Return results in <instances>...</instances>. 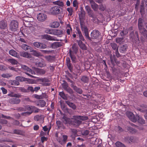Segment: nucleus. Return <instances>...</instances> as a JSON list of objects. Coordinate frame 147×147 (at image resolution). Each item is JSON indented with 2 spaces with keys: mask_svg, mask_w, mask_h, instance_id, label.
<instances>
[{
  "mask_svg": "<svg viewBox=\"0 0 147 147\" xmlns=\"http://www.w3.org/2000/svg\"><path fill=\"white\" fill-rule=\"evenodd\" d=\"M88 117L87 116L81 115H74L71 118V125L78 127L82 123V121L87 120Z\"/></svg>",
  "mask_w": 147,
  "mask_h": 147,
  "instance_id": "obj_1",
  "label": "nucleus"
},
{
  "mask_svg": "<svg viewBox=\"0 0 147 147\" xmlns=\"http://www.w3.org/2000/svg\"><path fill=\"white\" fill-rule=\"evenodd\" d=\"M144 22L143 19L139 18L138 20V28L140 32L144 36L147 37V30L144 27Z\"/></svg>",
  "mask_w": 147,
  "mask_h": 147,
  "instance_id": "obj_2",
  "label": "nucleus"
},
{
  "mask_svg": "<svg viewBox=\"0 0 147 147\" xmlns=\"http://www.w3.org/2000/svg\"><path fill=\"white\" fill-rule=\"evenodd\" d=\"M80 27L82 31H84V35L86 37L90 40H91V37L89 36V32H88V29L87 28L83 23L80 22Z\"/></svg>",
  "mask_w": 147,
  "mask_h": 147,
  "instance_id": "obj_3",
  "label": "nucleus"
},
{
  "mask_svg": "<svg viewBox=\"0 0 147 147\" xmlns=\"http://www.w3.org/2000/svg\"><path fill=\"white\" fill-rule=\"evenodd\" d=\"M22 68L25 71V73L28 76L31 78H33L34 76L31 74H35L34 71L29 68L26 66L22 65H21Z\"/></svg>",
  "mask_w": 147,
  "mask_h": 147,
  "instance_id": "obj_4",
  "label": "nucleus"
},
{
  "mask_svg": "<svg viewBox=\"0 0 147 147\" xmlns=\"http://www.w3.org/2000/svg\"><path fill=\"white\" fill-rule=\"evenodd\" d=\"M18 23L16 20H12L9 24V29L12 31H16L18 29Z\"/></svg>",
  "mask_w": 147,
  "mask_h": 147,
  "instance_id": "obj_5",
  "label": "nucleus"
},
{
  "mask_svg": "<svg viewBox=\"0 0 147 147\" xmlns=\"http://www.w3.org/2000/svg\"><path fill=\"white\" fill-rule=\"evenodd\" d=\"M67 136L63 135L62 136V138L58 137L57 138V140L61 145L64 146L67 142Z\"/></svg>",
  "mask_w": 147,
  "mask_h": 147,
  "instance_id": "obj_6",
  "label": "nucleus"
},
{
  "mask_svg": "<svg viewBox=\"0 0 147 147\" xmlns=\"http://www.w3.org/2000/svg\"><path fill=\"white\" fill-rule=\"evenodd\" d=\"M100 35V33L99 31L96 30H93L90 34L91 39H98Z\"/></svg>",
  "mask_w": 147,
  "mask_h": 147,
  "instance_id": "obj_7",
  "label": "nucleus"
},
{
  "mask_svg": "<svg viewBox=\"0 0 147 147\" xmlns=\"http://www.w3.org/2000/svg\"><path fill=\"white\" fill-rule=\"evenodd\" d=\"M38 82H42V85L45 86H49L51 85L50 80L48 78H44L38 79Z\"/></svg>",
  "mask_w": 147,
  "mask_h": 147,
  "instance_id": "obj_8",
  "label": "nucleus"
},
{
  "mask_svg": "<svg viewBox=\"0 0 147 147\" xmlns=\"http://www.w3.org/2000/svg\"><path fill=\"white\" fill-rule=\"evenodd\" d=\"M37 18L39 21L43 22L46 20L47 19V16L45 13H40L37 15Z\"/></svg>",
  "mask_w": 147,
  "mask_h": 147,
  "instance_id": "obj_9",
  "label": "nucleus"
},
{
  "mask_svg": "<svg viewBox=\"0 0 147 147\" xmlns=\"http://www.w3.org/2000/svg\"><path fill=\"white\" fill-rule=\"evenodd\" d=\"M126 115L131 121L134 123L136 122V116H135L130 111H127L126 113Z\"/></svg>",
  "mask_w": 147,
  "mask_h": 147,
  "instance_id": "obj_10",
  "label": "nucleus"
},
{
  "mask_svg": "<svg viewBox=\"0 0 147 147\" xmlns=\"http://www.w3.org/2000/svg\"><path fill=\"white\" fill-rule=\"evenodd\" d=\"M33 45L35 47L40 49H44L47 47V46L45 44L38 42H34Z\"/></svg>",
  "mask_w": 147,
  "mask_h": 147,
  "instance_id": "obj_11",
  "label": "nucleus"
},
{
  "mask_svg": "<svg viewBox=\"0 0 147 147\" xmlns=\"http://www.w3.org/2000/svg\"><path fill=\"white\" fill-rule=\"evenodd\" d=\"M42 38L44 39H47L48 40L59 41V40L55 36H51L47 34H45L42 36Z\"/></svg>",
  "mask_w": 147,
  "mask_h": 147,
  "instance_id": "obj_12",
  "label": "nucleus"
},
{
  "mask_svg": "<svg viewBox=\"0 0 147 147\" xmlns=\"http://www.w3.org/2000/svg\"><path fill=\"white\" fill-rule=\"evenodd\" d=\"M60 7L58 6H55L52 7L51 10V13L53 15L57 14L59 13Z\"/></svg>",
  "mask_w": 147,
  "mask_h": 147,
  "instance_id": "obj_13",
  "label": "nucleus"
},
{
  "mask_svg": "<svg viewBox=\"0 0 147 147\" xmlns=\"http://www.w3.org/2000/svg\"><path fill=\"white\" fill-rule=\"evenodd\" d=\"M124 140L127 143H134L136 141V138L133 136L126 137L124 138Z\"/></svg>",
  "mask_w": 147,
  "mask_h": 147,
  "instance_id": "obj_14",
  "label": "nucleus"
},
{
  "mask_svg": "<svg viewBox=\"0 0 147 147\" xmlns=\"http://www.w3.org/2000/svg\"><path fill=\"white\" fill-rule=\"evenodd\" d=\"M20 100L19 98H9L8 100V102L11 104H18L20 102Z\"/></svg>",
  "mask_w": 147,
  "mask_h": 147,
  "instance_id": "obj_15",
  "label": "nucleus"
},
{
  "mask_svg": "<svg viewBox=\"0 0 147 147\" xmlns=\"http://www.w3.org/2000/svg\"><path fill=\"white\" fill-rule=\"evenodd\" d=\"M7 28V21L5 20H2L0 21V28L1 30H5Z\"/></svg>",
  "mask_w": 147,
  "mask_h": 147,
  "instance_id": "obj_16",
  "label": "nucleus"
},
{
  "mask_svg": "<svg viewBox=\"0 0 147 147\" xmlns=\"http://www.w3.org/2000/svg\"><path fill=\"white\" fill-rule=\"evenodd\" d=\"M34 72L35 74L38 75H42L45 73L46 71L44 69L36 68L34 69Z\"/></svg>",
  "mask_w": 147,
  "mask_h": 147,
  "instance_id": "obj_17",
  "label": "nucleus"
},
{
  "mask_svg": "<svg viewBox=\"0 0 147 147\" xmlns=\"http://www.w3.org/2000/svg\"><path fill=\"white\" fill-rule=\"evenodd\" d=\"M125 129L132 134H135L137 132V130L136 129L129 126H126L125 127Z\"/></svg>",
  "mask_w": 147,
  "mask_h": 147,
  "instance_id": "obj_18",
  "label": "nucleus"
},
{
  "mask_svg": "<svg viewBox=\"0 0 147 147\" xmlns=\"http://www.w3.org/2000/svg\"><path fill=\"white\" fill-rule=\"evenodd\" d=\"M67 66L71 72L73 71V66L71 63V61L69 58L67 57L66 59Z\"/></svg>",
  "mask_w": 147,
  "mask_h": 147,
  "instance_id": "obj_19",
  "label": "nucleus"
},
{
  "mask_svg": "<svg viewBox=\"0 0 147 147\" xmlns=\"http://www.w3.org/2000/svg\"><path fill=\"white\" fill-rule=\"evenodd\" d=\"M62 119L64 120V123L65 124H69L71 125V118L70 119L66 116H63L62 118Z\"/></svg>",
  "mask_w": 147,
  "mask_h": 147,
  "instance_id": "obj_20",
  "label": "nucleus"
},
{
  "mask_svg": "<svg viewBox=\"0 0 147 147\" xmlns=\"http://www.w3.org/2000/svg\"><path fill=\"white\" fill-rule=\"evenodd\" d=\"M20 55L21 57L27 58H30L31 57V55L29 53L24 51L20 52Z\"/></svg>",
  "mask_w": 147,
  "mask_h": 147,
  "instance_id": "obj_21",
  "label": "nucleus"
},
{
  "mask_svg": "<svg viewBox=\"0 0 147 147\" xmlns=\"http://www.w3.org/2000/svg\"><path fill=\"white\" fill-rule=\"evenodd\" d=\"M77 42L78 45L81 49L83 50H87V47L80 40H77Z\"/></svg>",
  "mask_w": 147,
  "mask_h": 147,
  "instance_id": "obj_22",
  "label": "nucleus"
},
{
  "mask_svg": "<svg viewBox=\"0 0 147 147\" xmlns=\"http://www.w3.org/2000/svg\"><path fill=\"white\" fill-rule=\"evenodd\" d=\"M136 122L138 121V122L142 124H145V121L144 119L140 117L138 115H136Z\"/></svg>",
  "mask_w": 147,
  "mask_h": 147,
  "instance_id": "obj_23",
  "label": "nucleus"
},
{
  "mask_svg": "<svg viewBox=\"0 0 147 147\" xmlns=\"http://www.w3.org/2000/svg\"><path fill=\"white\" fill-rule=\"evenodd\" d=\"M85 8L86 11L88 12L89 16L90 17H93V15L92 11L90 7L88 5H86L85 6Z\"/></svg>",
  "mask_w": 147,
  "mask_h": 147,
  "instance_id": "obj_24",
  "label": "nucleus"
},
{
  "mask_svg": "<svg viewBox=\"0 0 147 147\" xmlns=\"http://www.w3.org/2000/svg\"><path fill=\"white\" fill-rule=\"evenodd\" d=\"M56 123L58 129H65V127L63 123L60 121H57Z\"/></svg>",
  "mask_w": 147,
  "mask_h": 147,
  "instance_id": "obj_25",
  "label": "nucleus"
},
{
  "mask_svg": "<svg viewBox=\"0 0 147 147\" xmlns=\"http://www.w3.org/2000/svg\"><path fill=\"white\" fill-rule=\"evenodd\" d=\"M64 32L62 30L59 29L54 30L53 35L59 36L63 34Z\"/></svg>",
  "mask_w": 147,
  "mask_h": 147,
  "instance_id": "obj_26",
  "label": "nucleus"
},
{
  "mask_svg": "<svg viewBox=\"0 0 147 147\" xmlns=\"http://www.w3.org/2000/svg\"><path fill=\"white\" fill-rule=\"evenodd\" d=\"M9 54L12 56L17 58H18L19 57V56L17 53L16 51L13 49L9 51Z\"/></svg>",
  "mask_w": 147,
  "mask_h": 147,
  "instance_id": "obj_27",
  "label": "nucleus"
},
{
  "mask_svg": "<svg viewBox=\"0 0 147 147\" xmlns=\"http://www.w3.org/2000/svg\"><path fill=\"white\" fill-rule=\"evenodd\" d=\"M55 56L49 55L45 57V58L47 61L50 62H52L54 61L55 60Z\"/></svg>",
  "mask_w": 147,
  "mask_h": 147,
  "instance_id": "obj_28",
  "label": "nucleus"
},
{
  "mask_svg": "<svg viewBox=\"0 0 147 147\" xmlns=\"http://www.w3.org/2000/svg\"><path fill=\"white\" fill-rule=\"evenodd\" d=\"M30 52H32V55L38 57L41 55L40 53L36 50L31 49L30 50Z\"/></svg>",
  "mask_w": 147,
  "mask_h": 147,
  "instance_id": "obj_29",
  "label": "nucleus"
},
{
  "mask_svg": "<svg viewBox=\"0 0 147 147\" xmlns=\"http://www.w3.org/2000/svg\"><path fill=\"white\" fill-rule=\"evenodd\" d=\"M37 105L41 107L45 106L46 103L45 100H40L38 102Z\"/></svg>",
  "mask_w": 147,
  "mask_h": 147,
  "instance_id": "obj_30",
  "label": "nucleus"
},
{
  "mask_svg": "<svg viewBox=\"0 0 147 147\" xmlns=\"http://www.w3.org/2000/svg\"><path fill=\"white\" fill-rule=\"evenodd\" d=\"M127 48V44H125L120 47L119 49V51L121 53H124L126 51Z\"/></svg>",
  "mask_w": 147,
  "mask_h": 147,
  "instance_id": "obj_31",
  "label": "nucleus"
},
{
  "mask_svg": "<svg viewBox=\"0 0 147 147\" xmlns=\"http://www.w3.org/2000/svg\"><path fill=\"white\" fill-rule=\"evenodd\" d=\"M65 102L70 107L73 109L75 110L76 109V106L74 103L68 101H66Z\"/></svg>",
  "mask_w": 147,
  "mask_h": 147,
  "instance_id": "obj_32",
  "label": "nucleus"
},
{
  "mask_svg": "<svg viewBox=\"0 0 147 147\" xmlns=\"http://www.w3.org/2000/svg\"><path fill=\"white\" fill-rule=\"evenodd\" d=\"M36 65L38 67H42L45 66L46 64L44 61H41L36 63Z\"/></svg>",
  "mask_w": 147,
  "mask_h": 147,
  "instance_id": "obj_33",
  "label": "nucleus"
},
{
  "mask_svg": "<svg viewBox=\"0 0 147 147\" xmlns=\"http://www.w3.org/2000/svg\"><path fill=\"white\" fill-rule=\"evenodd\" d=\"M61 46V43L59 42H55L51 44V46L53 48L55 49Z\"/></svg>",
  "mask_w": 147,
  "mask_h": 147,
  "instance_id": "obj_34",
  "label": "nucleus"
},
{
  "mask_svg": "<svg viewBox=\"0 0 147 147\" xmlns=\"http://www.w3.org/2000/svg\"><path fill=\"white\" fill-rule=\"evenodd\" d=\"M66 28L67 29L66 32L67 34L69 35H70L71 32L72 31V29L71 25L69 24H67V25Z\"/></svg>",
  "mask_w": 147,
  "mask_h": 147,
  "instance_id": "obj_35",
  "label": "nucleus"
},
{
  "mask_svg": "<svg viewBox=\"0 0 147 147\" xmlns=\"http://www.w3.org/2000/svg\"><path fill=\"white\" fill-rule=\"evenodd\" d=\"M7 61L8 62L11 63L12 65H16L18 63V61L16 59H7Z\"/></svg>",
  "mask_w": 147,
  "mask_h": 147,
  "instance_id": "obj_36",
  "label": "nucleus"
},
{
  "mask_svg": "<svg viewBox=\"0 0 147 147\" xmlns=\"http://www.w3.org/2000/svg\"><path fill=\"white\" fill-rule=\"evenodd\" d=\"M60 26V24L58 22H54L51 24V27L53 28H57Z\"/></svg>",
  "mask_w": 147,
  "mask_h": 147,
  "instance_id": "obj_37",
  "label": "nucleus"
},
{
  "mask_svg": "<svg viewBox=\"0 0 147 147\" xmlns=\"http://www.w3.org/2000/svg\"><path fill=\"white\" fill-rule=\"evenodd\" d=\"M72 87L74 90L78 93L80 94H81L82 93L83 91L81 88H78L75 86H73Z\"/></svg>",
  "mask_w": 147,
  "mask_h": 147,
  "instance_id": "obj_38",
  "label": "nucleus"
},
{
  "mask_svg": "<svg viewBox=\"0 0 147 147\" xmlns=\"http://www.w3.org/2000/svg\"><path fill=\"white\" fill-rule=\"evenodd\" d=\"M15 79L18 82L26 81V79L25 78L20 76H16L15 78Z\"/></svg>",
  "mask_w": 147,
  "mask_h": 147,
  "instance_id": "obj_39",
  "label": "nucleus"
},
{
  "mask_svg": "<svg viewBox=\"0 0 147 147\" xmlns=\"http://www.w3.org/2000/svg\"><path fill=\"white\" fill-rule=\"evenodd\" d=\"M115 147H125V145L121 142L117 141L115 143Z\"/></svg>",
  "mask_w": 147,
  "mask_h": 147,
  "instance_id": "obj_40",
  "label": "nucleus"
},
{
  "mask_svg": "<svg viewBox=\"0 0 147 147\" xmlns=\"http://www.w3.org/2000/svg\"><path fill=\"white\" fill-rule=\"evenodd\" d=\"M53 3L55 5H57L60 7H62L64 5V4L63 3V2L59 0L54 1L53 2Z\"/></svg>",
  "mask_w": 147,
  "mask_h": 147,
  "instance_id": "obj_41",
  "label": "nucleus"
},
{
  "mask_svg": "<svg viewBox=\"0 0 147 147\" xmlns=\"http://www.w3.org/2000/svg\"><path fill=\"white\" fill-rule=\"evenodd\" d=\"M9 96L11 97L19 98L21 97V95L19 94H10Z\"/></svg>",
  "mask_w": 147,
  "mask_h": 147,
  "instance_id": "obj_42",
  "label": "nucleus"
},
{
  "mask_svg": "<svg viewBox=\"0 0 147 147\" xmlns=\"http://www.w3.org/2000/svg\"><path fill=\"white\" fill-rule=\"evenodd\" d=\"M89 79L86 76H83L81 79V80L84 83H87Z\"/></svg>",
  "mask_w": 147,
  "mask_h": 147,
  "instance_id": "obj_43",
  "label": "nucleus"
},
{
  "mask_svg": "<svg viewBox=\"0 0 147 147\" xmlns=\"http://www.w3.org/2000/svg\"><path fill=\"white\" fill-rule=\"evenodd\" d=\"M59 94L60 96L64 100H67V96L65 95L63 91L60 92Z\"/></svg>",
  "mask_w": 147,
  "mask_h": 147,
  "instance_id": "obj_44",
  "label": "nucleus"
},
{
  "mask_svg": "<svg viewBox=\"0 0 147 147\" xmlns=\"http://www.w3.org/2000/svg\"><path fill=\"white\" fill-rule=\"evenodd\" d=\"M42 119V117L41 115H37L34 117V120L37 121H41Z\"/></svg>",
  "mask_w": 147,
  "mask_h": 147,
  "instance_id": "obj_45",
  "label": "nucleus"
},
{
  "mask_svg": "<svg viewBox=\"0 0 147 147\" xmlns=\"http://www.w3.org/2000/svg\"><path fill=\"white\" fill-rule=\"evenodd\" d=\"M24 26L27 27H29V28L31 29L32 27L31 26H30L31 23H30L28 21H25L24 22Z\"/></svg>",
  "mask_w": 147,
  "mask_h": 147,
  "instance_id": "obj_46",
  "label": "nucleus"
},
{
  "mask_svg": "<svg viewBox=\"0 0 147 147\" xmlns=\"http://www.w3.org/2000/svg\"><path fill=\"white\" fill-rule=\"evenodd\" d=\"M136 109L139 111L143 113H147V109L146 108H143V107H141V108L138 107Z\"/></svg>",
  "mask_w": 147,
  "mask_h": 147,
  "instance_id": "obj_47",
  "label": "nucleus"
},
{
  "mask_svg": "<svg viewBox=\"0 0 147 147\" xmlns=\"http://www.w3.org/2000/svg\"><path fill=\"white\" fill-rule=\"evenodd\" d=\"M92 8L94 11H96L98 5L94 2L90 4Z\"/></svg>",
  "mask_w": 147,
  "mask_h": 147,
  "instance_id": "obj_48",
  "label": "nucleus"
},
{
  "mask_svg": "<svg viewBox=\"0 0 147 147\" xmlns=\"http://www.w3.org/2000/svg\"><path fill=\"white\" fill-rule=\"evenodd\" d=\"M53 31L54 30L50 29L49 28H47L45 30V32L46 33L53 35Z\"/></svg>",
  "mask_w": 147,
  "mask_h": 147,
  "instance_id": "obj_49",
  "label": "nucleus"
},
{
  "mask_svg": "<svg viewBox=\"0 0 147 147\" xmlns=\"http://www.w3.org/2000/svg\"><path fill=\"white\" fill-rule=\"evenodd\" d=\"M10 83L11 85L13 86H18L20 84L19 82L16 80L11 81Z\"/></svg>",
  "mask_w": 147,
  "mask_h": 147,
  "instance_id": "obj_50",
  "label": "nucleus"
},
{
  "mask_svg": "<svg viewBox=\"0 0 147 147\" xmlns=\"http://www.w3.org/2000/svg\"><path fill=\"white\" fill-rule=\"evenodd\" d=\"M21 47L24 50L26 51L29 49L30 47L26 44H23L21 45Z\"/></svg>",
  "mask_w": 147,
  "mask_h": 147,
  "instance_id": "obj_51",
  "label": "nucleus"
},
{
  "mask_svg": "<svg viewBox=\"0 0 147 147\" xmlns=\"http://www.w3.org/2000/svg\"><path fill=\"white\" fill-rule=\"evenodd\" d=\"M111 46L113 50H116L117 49H118V47L117 46L116 43H111Z\"/></svg>",
  "mask_w": 147,
  "mask_h": 147,
  "instance_id": "obj_52",
  "label": "nucleus"
},
{
  "mask_svg": "<svg viewBox=\"0 0 147 147\" xmlns=\"http://www.w3.org/2000/svg\"><path fill=\"white\" fill-rule=\"evenodd\" d=\"M140 11L141 15H142L144 13V8L143 5H141L140 6Z\"/></svg>",
  "mask_w": 147,
  "mask_h": 147,
  "instance_id": "obj_53",
  "label": "nucleus"
},
{
  "mask_svg": "<svg viewBox=\"0 0 147 147\" xmlns=\"http://www.w3.org/2000/svg\"><path fill=\"white\" fill-rule=\"evenodd\" d=\"M12 75L10 74H3L1 75V76L4 78H9Z\"/></svg>",
  "mask_w": 147,
  "mask_h": 147,
  "instance_id": "obj_54",
  "label": "nucleus"
},
{
  "mask_svg": "<svg viewBox=\"0 0 147 147\" xmlns=\"http://www.w3.org/2000/svg\"><path fill=\"white\" fill-rule=\"evenodd\" d=\"M69 55L72 61L73 62L75 61L76 59V57L75 55L72 54L71 53V51H69Z\"/></svg>",
  "mask_w": 147,
  "mask_h": 147,
  "instance_id": "obj_55",
  "label": "nucleus"
},
{
  "mask_svg": "<svg viewBox=\"0 0 147 147\" xmlns=\"http://www.w3.org/2000/svg\"><path fill=\"white\" fill-rule=\"evenodd\" d=\"M33 107L34 106L28 105L26 106V108L27 110L29 111V112H31L32 111Z\"/></svg>",
  "mask_w": 147,
  "mask_h": 147,
  "instance_id": "obj_56",
  "label": "nucleus"
},
{
  "mask_svg": "<svg viewBox=\"0 0 147 147\" xmlns=\"http://www.w3.org/2000/svg\"><path fill=\"white\" fill-rule=\"evenodd\" d=\"M40 109L35 107L34 106L32 111H31L32 113L34 112L35 113H37L39 112Z\"/></svg>",
  "mask_w": 147,
  "mask_h": 147,
  "instance_id": "obj_57",
  "label": "nucleus"
},
{
  "mask_svg": "<svg viewBox=\"0 0 147 147\" xmlns=\"http://www.w3.org/2000/svg\"><path fill=\"white\" fill-rule=\"evenodd\" d=\"M7 121L3 119H1L0 120V123L3 125L7 124Z\"/></svg>",
  "mask_w": 147,
  "mask_h": 147,
  "instance_id": "obj_58",
  "label": "nucleus"
},
{
  "mask_svg": "<svg viewBox=\"0 0 147 147\" xmlns=\"http://www.w3.org/2000/svg\"><path fill=\"white\" fill-rule=\"evenodd\" d=\"M89 132L90 131L89 130H86L82 131V135L87 136L89 134Z\"/></svg>",
  "mask_w": 147,
  "mask_h": 147,
  "instance_id": "obj_59",
  "label": "nucleus"
},
{
  "mask_svg": "<svg viewBox=\"0 0 147 147\" xmlns=\"http://www.w3.org/2000/svg\"><path fill=\"white\" fill-rule=\"evenodd\" d=\"M123 39V37L117 38L116 40V42L117 43H121L122 42Z\"/></svg>",
  "mask_w": 147,
  "mask_h": 147,
  "instance_id": "obj_60",
  "label": "nucleus"
},
{
  "mask_svg": "<svg viewBox=\"0 0 147 147\" xmlns=\"http://www.w3.org/2000/svg\"><path fill=\"white\" fill-rule=\"evenodd\" d=\"M32 113V112H26L22 113V115L23 116H27L29 115Z\"/></svg>",
  "mask_w": 147,
  "mask_h": 147,
  "instance_id": "obj_61",
  "label": "nucleus"
},
{
  "mask_svg": "<svg viewBox=\"0 0 147 147\" xmlns=\"http://www.w3.org/2000/svg\"><path fill=\"white\" fill-rule=\"evenodd\" d=\"M114 61L115 62L118 66L120 67L122 65V63H121L119 61H118L117 59H114Z\"/></svg>",
  "mask_w": 147,
  "mask_h": 147,
  "instance_id": "obj_62",
  "label": "nucleus"
},
{
  "mask_svg": "<svg viewBox=\"0 0 147 147\" xmlns=\"http://www.w3.org/2000/svg\"><path fill=\"white\" fill-rule=\"evenodd\" d=\"M67 10L69 12L70 16H71L72 15L73 11L71 8L68 7L67 8Z\"/></svg>",
  "mask_w": 147,
  "mask_h": 147,
  "instance_id": "obj_63",
  "label": "nucleus"
},
{
  "mask_svg": "<svg viewBox=\"0 0 147 147\" xmlns=\"http://www.w3.org/2000/svg\"><path fill=\"white\" fill-rule=\"evenodd\" d=\"M71 132L75 136H76L77 135V131L76 129H71Z\"/></svg>",
  "mask_w": 147,
  "mask_h": 147,
  "instance_id": "obj_64",
  "label": "nucleus"
}]
</instances>
